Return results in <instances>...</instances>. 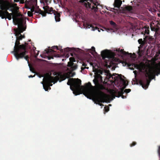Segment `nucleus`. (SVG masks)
Masks as SVG:
<instances>
[{
  "instance_id": "nucleus-1",
  "label": "nucleus",
  "mask_w": 160,
  "mask_h": 160,
  "mask_svg": "<svg viewBox=\"0 0 160 160\" xmlns=\"http://www.w3.org/2000/svg\"><path fill=\"white\" fill-rule=\"evenodd\" d=\"M0 17L2 18H7L10 20L12 18L15 25L18 23H22L23 21L22 15L18 12V8H15L9 2L3 1L0 6Z\"/></svg>"
},
{
  "instance_id": "nucleus-2",
  "label": "nucleus",
  "mask_w": 160,
  "mask_h": 160,
  "mask_svg": "<svg viewBox=\"0 0 160 160\" xmlns=\"http://www.w3.org/2000/svg\"><path fill=\"white\" fill-rule=\"evenodd\" d=\"M145 77L139 81V83L143 88L146 89L148 88L151 80L155 77V73L157 76L160 74V63L155 67L154 72L152 69H149L148 70H145Z\"/></svg>"
},
{
  "instance_id": "nucleus-3",
  "label": "nucleus",
  "mask_w": 160,
  "mask_h": 160,
  "mask_svg": "<svg viewBox=\"0 0 160 160\" xmlns=\"http://www.w3.org/2000/svg\"><path fill=\"white\" fill-rule=\"evenodd\" d=\"M102 78L101 75L99 74L95 75L94 79L93 81L94 83L95 86H92L91 82H89L85 84L84 87H83V92H87L88 93H90L91 92H95V91H98L102 89L103 86L99 83V82L102 81Z\"/></svg>"
},
{
  "instance_id": "nucleus-4",
  "label": "nucleus",
  "mask_w": 160,
  "mask_h": 160,
  "mask_svg": "<svg viewBox=\"0 0 160 160\" xmlns=\"http://www.w3.org/2000/svg\"><path fill=\"white\" fill-rule=\"evenodd\" d=\"M91 92L88 93L87 92H83V93L88 98L91 99L92 98V99L95 103L98 104L100 106H103L101 103L106 102L108 98L107 94L101 90Z\"/></svg>"
},
{
  "instance_id": "nucleus-5",
  "label": "nucleus",
  "mask_w": 160,
  "mask_h": 160,
  "mask_svg": "<svg viewBox=\"0 0 160 160\" xmlns=\"http://www.w3.org/2000/svg\"><path fill=\"white\" fill-rule=\"evenodd\" d=\"M67 84L70 85V88L74 94L77 95L79 94V90L81 84V81L78 78H71L68 79Z\"/></svg>"
},
{
  "instance_id": "nucleus-6",
  "label": "nucleus",
  "mask_w": 160,
  "mask_h": 160,
  "mask_svg": "<svg viewBox=\"0 0 160 160\" xmlns=\"http://www.w3.org/2000/svg\"><path fill=\"white\" fill-rule=\"evenodd\" d=\"M43 81L42 83L43 84V88L46 91L48 90V89H51V88L49 87L48 84L51 82H54V83L58 81L54 77L50 76H47L43 78Z\"/></svg>"
},
{
  "instance_id": "nucleus-7",
  "label": "nucleus",
  "mask_w": 160,
  "mask_h": 160,
  "mask_svg": "<svg viewBox=\"0 0 160 160\" xmlns=\"http://www.w3.org/2000/svg\"><path fill=\"white\" fill-rule=\"evenodd\" d=\"M80 2L83 3L86 8L91 9L95 12L98 10V4L94 3L93 0H80Z\"/></svg>"
},
{
  "instance_id": "nucleus-8",
  "label": "nucleus",
  "mask_w": 160,
  "mask_h": 160,
  "mask_svg": "<svg viewBox=\"0 0 160 160\" xmlns=\"http://www.w3.org/2000/svg\"><path fill=\"white\" fill-rule=\"evenodd\" d=\"M67 69L69 71V72L63 74H62L61 73H59L57 76L54 77L55 78H56L57 80H58L60 79L61 80L60 81V82L61 81L65 80L67 78L72 77L75 75V72L72 73V72L73 71L71 70V68H68Z\"/></svg>"
},
{
  "instance_id": "nucleus-9",
  "label": "nucleus",
  "mask_w": 160,
  "mask_h": 160,
  "mask_svg": "<svg viewBox=\"0 0 160 160\" xmlns=\"http://www.w3.org/2000/svg\"><path fill=\"white\" fill-rule=\"evenodd\" d=\"M20 41L16 38L15 46L14 47L13 52L14 53L19 52L21 50H25V48H27V45L28 44L26 42H25L24 44L22 45H20Z\"/></svg>"
},
{
  "instance_id": "nucleus-10",
  "label": "nucleus",
  "mask_w": 160,
  "mask_h": 160,
  "mask_svg": "<svg viewBox=\"0 0 160 160\" xmlns=\"http://www.w3.org/2000/svg\"><path fill=\"white\" fill-rule=\"evenodd\" d=\"M27 48H25L24 50H21L19 52L14 53V55L17 60H18L20 58H24L27 61L28 65H29V57L28 55H26V54L28 52L27 49Z\"/></svg>"
},
{
  "instance_id": "nucleus-11",
  "label": "nucleus",
  "mask_w": 160,
  "mask_h": 160,
  "mask_svg": "<svg viewBox=\"0 0 160 160\" xmlns=\"http://www.w3.org/2000/svg\"><path fill=\"white\" fill-rule=\"evenodd\" d=\"M23 21H22V23H18V28L14 30L15 33L16 38L20 36L21 33H22L23 31L26 30V26L24 27L23 24Z\"/></svg>"
},
{
  "instance_id": "nucleus-12",
  "label": "nucleus",
  "mask_w": 160,
  "mask_h": 160,
  "mask_svg": "<svg viewBox=\"0 0 160 160\" xmlns=\"http://www.w3.org/2000/svg\"><path fill=\"white\" fill-rule=\"evenodd\" d=\"M125 85L123 88H121L120 89V90L118 92V97H119L121 96L122 98H126V96H124L123 95V94L124 92H126V93H128L131 90L130 89H125L124 90V89L126 88V86L127 85L125 83V84H124Z\"/></svg>"
},
{
  "instance_id": "nucleus-13",
  "label": "nucleus",
  "mask_w": 160,
  "mask_h": 160,
  "mask_svg": "<svg viewBox=\"0 0 160 160\" xmlns=\"http://www.w3.org/2000/svg\"><path fill=\"white\" fill-rule=\"evenodd\" d=\"M122 77L124 78V76H123L121 74H118L115 73L113 75H110V78H112L115 81H118L119 80L123 82L124 84H125L126 82L124 79H123Z\"/></svg>"
},
{
  "instance_id": "nucleus-14",
  "label": "nucleus",
  "mask_w": 160,
  "mask_h": 160,
  "mask_svg": "<svg viewBox=\"0 0 160 160\" xmlns=\"http://www.w3.org/2000/svg\"><path fill=\"white\" fill-rule=\"evenodd\" d=\"M101 55L102 59L105 60V62L107 63L108 61L111 58V55L109 51L108 50H104L102 51Z\"/></svg>"
},
{
  "instance_id": "nucleus-15",
  "label": "nucleus",
  "mask_w": 160,
  "mask_h": 160,
  "mask_svg": "<svg viewBox=\"0 0 160 160\" xmlns=\"http://www.w3.org/2000/svg\"><path fill=\"white\" fill-rule=\"evenodd\" d=\"M70 61L68 62V67L71 68V71H74L77 68L78 66L76 64L73 62L75 61V59L73 58H69Z\"/></svg>"
},
{
  "instance_id": "nucleus-16",
  "label": "nucleus",
  "mask_w": 160,
  "mask_h": 160,
  "mask_svg": "<svg viewBox=\"0 0 160 160\" xmlns=\"http://www.w3.org/2000/svg\"><path fill=\"white\" fill-rule=\"evenodd\" d=\"M31 12H34V14L37 13L38 14H40L43 17L46 16V14L43 11H42L38 7H37L35 10V8L34 6H33L31 8Z\"/></svg>"
},
{
  "instance_id": "nucleus-17",
  "label": "nucleus",
  "mask_w": 160,
  "mask_h": 160,
  "mask_svg": "<svg viewBox=\"0 0 160 160\" xmlns=\"http://www.w3.org/2000/svg\"><path fill=\"white\" fill-rule=\"evenodd\" d=\"M43 8L44 10V11H43L46 13H48V14H52L54 13L55 11H56L55 10H54L53 8L52 7H49L48 6H46L44 7Z\"/></svg>"
},
{
  "instance_id": "nucleus-18",
  "label": "nucleus",
  "mask_w": 160,
  "mask_h": 160,
  "mask_svg": "<svg viewBox=\"0 0 160 160\" xmlns=\"http://www.w3.org/2000/svg\"><path fill=\"white\" fill-rule=\"evenodd\" d=\"M122 4V1L121 0H115L113 3L114 8H119Z\"/></svg>"
},
{
  "instance_id": "nucleus-19",
  "label": "nucleus",
  "mask_w": 160,
  "mask_h": 160,
  "mask_svg": "<svg viewBox=\"0 0 160 160\" xmlns=\"http://www.w3.org/2000/svg\"><path fill=\"white\" fill-rule=\"evenodd\" d=\"M148 40L149 43L154 44L155 42V40L152 37L150 36H146L145 37Z\"/></svg>"
},
{
  "instance_id": "nucleus-20",
  "label": "nucleus",
  "mask_w": 160,
  "mask_h": 160,
  "mask_svg": "<svg viewBox=\"0 0 160 160\" xmlns=\"http://www.w3.org/2000/svg\"><path fill=\"white\" fill-rule=\"evenodd\" d=\"M55 16V19L56 22H59L60 21V14L57 11H55L54 13Z\"/></svg>"
},
{
  "instance_id": "nucleus-21",
  "label": "nucleus",
  "mask_w": 160,
  "mask_h": 160,
  "mask_svg": "<svg viewBox=\"0 0 160 160\" xmlns=\"http://www.w3.org/2000/svg\"><path fill=\"white\" fill-rule=\"evenodd\" d=\"M151 29L152 31H155V34L156 32H157L160 29L159 27L157 26H151Z\"/></svg>"
},
{
  "instance_id": "nucleus-22",
  "label": "nucleus",
  "mask_w": 160,
  "mask_h": 160,
  "mask_svg": "<svg viewBox=\"0 0 160 160\" xmlns=\"http://www.w3.org/2000/svg\"><path fill=\"white\" fill-rule=\"evenodd\" d=\"M116 51L118 52H120L121 54L124 55H126L128 54V52H126L123 49H121L120 50L119 49H117Z\"/></svg>"
},
{
  "instance_id": "nucleus-23",
  "label": "nucleus",
  "mask_w": 160,
  "mask_h": 160,
  "mask_svg": "<svg viewBox=\"0 0 160 160\" xmlns=\"http://www.w3.org/2000/svg\"><path fill=\"white\" fill-rule=\"evenodd\" d=\"M128 66L130 69L133 70L134 68H136L138 65L134 63H131L128 64Z\"/></svg>"
},
{
  "instance_id": "nucleus-24",
  "label": "nucleus",
  "mask_w": 160,
  "mask_h": 160,
  "mask_svg": "<svg viewBox=\"0 0 160 160\" xmlns=\"http://www.w3.org/2000/svg\"><path fill=\"white\" fill-rule=\"evenodd\" d=\"M87 27L88 28H92L93 30H95V29H98V28L97 27H96L94 28V26L91 24L87 23Z\"/></svg>"
},
{
  "instance_id": "nucleus-25",
  "label": "nucleus",
  "mask_w": 160,
  "mask_h": 160,
  "mask_svg": "<svg viewBox=\"0 0 160 160\" xmlns=\"http://www.w3.org/2000/svg\"><path fill=\"white\" fill-rule=\"evenodd\" d=\"M44 52L45 53L48 54L50 53L54 52L55 51L52 49H47L45 50Z\"/></svg>"
},
{
  "instance_id": "nucleus-26",
  "label": "nucleus",
  "mask_w": 160,
  "mask_h": 160,
  "mask_svg": "<svg viewBox=\"0 0 160 160\" xmlns=\"http://www.w3.org/2000/svg\"><path fill=\"white\" fill-rule=\"evenodd\" d=\"M125 8L126 10L129 12H131L132 10V6H131L126 7Z\"/></svg>"
},
{
  "instance_id": "nucleus-27",
  "label": "nucleus",
  "mask_w": 160,
  "mask_h": 160,
  "mask_svg": "<svg viewBox=\"0 0 160 160\" xmlns=\"http://www.w3.org/2000/svg\"><path fill=\"white\" fill-rule=\"evenodd\" d=\"M72 50V48L68 47L64 49V51L65 52H67L71 51Z\"/></svg>"
},
{
  "instance_id": "nucleus-28",
  "label": "nucleus",
  "mask_w": 160,
  "mask_h": 160,
  "mask_svg": "<svg viewBox=\"0 0 160 160\" xmlns=\"http://www.w3.org/2000/svg\"><path fill=\"white\" fill-rule=\"evenodd\" d=\"M109 22L111 25L113 27H116L117 26L116 24L112 21H110Z\"/></svg>"
},
{
  "instance_id": "nucleus-29",
  "label": "nucleus",
  "mask_w": 160,
  "mask_h": 160,
  "mask_svg": "<svg viewBox=\"0 0 160 160\" xmlns=\"http://www.w3.org/2000/svg\"><path fill=\"white\" fill-rule=\"evenodd\" d=\"M27 13L28 14V16L30 17H32L33 16V14L32 13V12L31 11H28Z\"/></svg>"
},
{
  "instance_id": "nucleus-30",
  "label": "nucleus",
  "mask_w": 160,
  "mask_h": 160,
  "mask_svg": "<svg viewBox=\"0 0 160 160\" xmlns=\"http://www.w3.org/2000/svg\"><path fill=\"white\" fill-rule=\"evenodd\" d=\"M145 34L148 35L149 34V31L148 28H145L144 31Z\"/></svg>"
},
{
  "instance_id": "nucleus-31",
  "label": "nucleus",
  "mask_w": 160,
  "mask_h": 160,
  "mask_svg": "<svg viewBox=\"0 0 160 160\" xmlns=\"http://www.w3.org/2000/svg\"><path fill=\"white\" fill-rule=\"evenodd\" d=\"M143 51L142 50L141 51L140 49H139L138 52V54L139 56H141L142 55V53Z\"/></svg>"
},
{
  "instance_id": "nucleus-32",
  "label": "nucleus",
  "mask_w": 160,
  "mask_h": 160,
  "mask_svg": "<svg viewBox=\"0 0 160 160\" xmlns=\"http://www.w3.org/2000/svg\"><path fill=\"white\" fill-rule=\"evenodd\" d=\"M29 68H30V70L32 72H34V68H33L32 67H31L30 66V64H29V65H28Z\"/></svg>"
},
{
  "instance_id": "nucleus-33",
  "label": "nucleus",
  "mask_w": 160,
  "mask_h": 160,
  "mask_svg": "<svg viewBox=\"0 0 160 160\" xmlns=\"http://www.w3.org/2000/svg\"><path fill=\"white\" fill-rule=\"evenodd\" d=\"M137 144V143L135 142H133L130 145L131 147H133L135 146Z\"/></svg>"
},
{
  "instance_id": "nucleus-34",
  "label": "nucleus",
  "mask_w": 160,
  "mask_h": 160,
  "mask_svg": "<svg viewBox=\"0 0 160 160\" xmlns=\"http://www.w3.org/2000/svg\"><path fill=\"white\" fill-rule=\"evenodd\" d=\"M104 110L106 112H108L109 111V108L108 107H104Z\"/></svg>"
},
{
  "instance_id": "nucleus-35",
  "label": "nucleus",
  "mask_w": 160,
  "mask_h": 160,
  "mask_svg": "<svg viewBox=\"0 0 160 160\" xmlns=\"http://www.w3.org/2000/svg\"><path fill=\"white\" fill-rule=\"evenodd\" d=\"M16 38L19 40V41L22 40V35L21 34H20V36L17 37Z\"/></svg>"
},
{
  "instance_id": "nucleus-36",
  "label": "nucleus",
  "mask_w": 160,
  "mask_h": 160,
  "mask_svg": "<svg viewBox=\"0 0 160 160\" xmlns=\"http://www.w3.org/2000/svg\"><path fill=\"white\" fill-rule=\"evenodd\" d=\"M52 0H45V1L47 4H48L51 3Z\"/></svg>"
},
{
  "instance_id": "nucleus-37",
  "label": "nucleus",
  "mask_w": 160,
  "mask_h": 160,
  "mask_svg": "<svg viewBox=\"0 0 160 160\" xmlns=\"http://www.w3.org/2000/svg\"><path fill=\"white\" fill-rule=\"evenodd\" d=\"M138 42L139 44H142L143 42V41L142 40V39H139L138 40Z\"/></svg>"
},
{
  "instance_id": "nucleus-38",
  "label": "nucleus",
  "mask_w": 160,
  "mask_h": 160,
  "mask_svg": "<svg viewBox=\"0 0 160 160\" xmlns=\"http://www.w3.org/2000/svg\"><path fill=\"white\" fill-rule=\"evenodd\" d=\"M52 49H56L57 50H59L58 47L56 46H54L52 47Z\"/></svg>"
},
{
  "instance_id": "nucleus-39",
  "label": "nucleus",
  "mask_w": 160,
  "mask_h": 160,
  "mask_svg": "<svg viewBox=\"0 0 160 160\" xmlns=\"http://www.w3.org/2000/svg\"><path fill=\"white\" fill-rule=\"evenodd\" d=\"M92 52H96L95 48L94 47H92Z\"/></svg>"
},
{
  "instance_id": "nucleus-40",
  "label": "nucleus",
  "mask_w": 160,
  "mask_h": 160,
  "mask_svg": "<svg viewBox=\"0 0 160 160\" xmlns=\"http://www.w3.org/2000/svg\"><path fill=\"white\" fill-rule=\"evenodd\" d=\"M89 68L88 67H81V70H84L85 69V68H87V69H88Z\"/></svg>"
},
{
  "instance_id": "nucleus-41",
  "label": "nucleus",
  "mask_w": 160,
  "mask_h": 160,
  "mask_svg": "<svg viewBox=\"0 0 160 160\" xmlns=\"http://www.w3.org/2000/svg\"><path fill=\"white\" fill-rule=\"evenodd\" d=\"M24 1H25V0H21V1H20V2L21 3H23L24 2ZM25 1H26L27 0H25Z\"/></svg>"
},
{
  "instance_id": "nucleus-42",
  "label": "nucleus",
  "mask_w": 160,
  "mask_h": 160,
  "mask_svg": "<svg viewBox=\"0 0 160 160\" xmlns=\"http://www.w3.org/2000/svg\"><path fill=\"white\" fill-rule=\"evenodd\" d=\"M35 75H34L33 76H32V75H30V76H28V77H29V78H33V77H35Z\"/></svg>"
},
{
  "instance_id": "nucleus-43",
  "label": "nucleus",
  "mask_w": 160,
  "mask_h": 160,
  "mask_svg": "<svg viewBox=\"0 0 160 160\" xmlns=\"http://www.w3.org/2000/svg\"><path fill=\"white\" fill-rule=\"evenodd\" d=\"M36 49V48L35 47H34L33 48V52H35V53Z\"/></svg>"
},
{
  "instance_id": "nucleus-44",
  "label": "nucleus",
  "mask_w": 160,
  "mask_h": 160,
  "mask_svg": "<svg viewBox=\"0 0 160 160\" xmlns=\"http://www.w3.org/2000/svg\"><path fill=\"white\" fill-rule=\"evenodd\" d=\"M37 51V53L36 55L35 56V57H36L39 54V51Z\"/></svg>"
},
{
  "instance_id": "nucleus-45",
  "label": "nucleus",
  "mask_w": 160,
  "mask_h": 160,
  "mask_svg": "<svg viewBox=\"0 0 160 160\" xmlns=\"http://www.w3.org/2000/svg\"><path fill=\"white\" fill-rule=\"evenodd\" d=\"M14 1L15 2H18L19 1H21V0H14Z\"/></svg>"
},
{
  "instance_id": "nucleus-46",
  "label": "nucleus",
  "mask_w": 160,
  "mask_h": 160,
  "mask_svg": "<svg viewBox=\"0 0 160 160\" xmlns=\"http://www.w3.org/2000/svg\"><path fill=\"white\" fill-rule=\"evenodd\" d=\"M87 65L86 64V63H83V64H82V66H85Z\"/></svg>"
},
{
  "instance_id": "nucleus-47",
  "label": "nucleus",
  "mask_w": 160,
  "mask_h": 160,
  "mask_svg": "<svg viewBox=\"0 0 160 160\" xmlns=\"http://www.w3.org/2000/svg\"><path fill=\"white\" fill-rule=\"evenodd\" d=\"M48 85H49V87L52 86V84H51V83H50L49 84H48Z\"/></svg>"
},
{
  "instance_id": "nucleus-48",
  "label": "nucleus",
  "mask_w": 160,
  "mask_h": 160,
  "mask_svg": "<svg viewBox=\"0 0 160 160\" xmlns=\"http://www.w3.org/2000/svg\"><path fill=\"white\" fill-rule=\"evenodd\" d=\"M53 58V57H49L48 58V59H50L51 58Z\"/></svg>"
},
{
  "instance_id": "nucleus-49",
  "label": "nucleus",
  "mask_w": 160,
  "mask_h": 160,
  "mask_svg": "<svg viewBox=\"0 0 160 160\" xmlns=\"http://www.w3.org/2000/svg\"><path fill=\"white\" fill-rule=\"evenodd\" d=\"M63 49H61L60 50V51H61V52H63Z\"/></svg>"
},
{
  "instance_id": "nucleus-50",
  "label": "nucleus",
  "mask_w": 160,
  "mask_h": 160,
  "mask_svg": "<svg viewBox=\"0 0 160 160\" xmlns=\"http://www.w3.org/2000/svg\"><path fill=\"white\" fill-rule=\"evenodd\" d=\"M25 38V36L24 35L22 36V38Z\"/></svg>"
},
{
  "instance_id": "nucleus-51",
  "label": "nucleus",
  "mask_w": 160,
  "mask_h": 160,
  "mask_svg": "<svg viewBox=\"0 0 160 160\" xmlns=\"http://www.w3.org/2000/svg\"><path fill=\"white\" fill-rule=\"evenodd\" d=\"M136 72V71H133V72H134V73H135V72Z\"/></svg>"
},
{
  "instance_id": "nucleus-52",
  "label": "nucleus",
  "mask_w": 160,
  "mask_h": 160,
  "mask_svg": "<svg viewBox=\"0 0 160 160\" xmlns=\"http://www.w3.org/2000/svg\"><path fill=\"white\" fill-rule=\"evenodd\" d=\"M109 106H111V104H109Z\"/></svg>"
},
{
  "instance_id": "nucleus-53",
  "label": "nucleus",
  "mask_w": 160,
  "mask_h": 160,
  "mask_svg": "<svg viewBox=\"0 0 160 160\" xmlns=\"http://www.w3.org/2000/svg\"><path fill=\"white\" fill-rule=\"evenodd\" d=\"M31 41V40H28V42H30Z\"/></svg>"
},
{
  "instance_id": "nucleus-54",
  "label": "nucleus",
  "mask_w": 160,
  "mask_h": 160,
  "mask_svg": "<svg viewBox=\"0 0 160 160\" xmlns=\"http://www.w3.org/2000/svg\"><path fill=\"white\" fill-rule=\"evenodd\" d=\"M28 8V9H30V8Z\"/></svg>"
},
{
  "instance_id": "nucleus-55",
  "label": "nucleus",
  "mask_w": 160,
  "mask_h": 160,
  "mask_svg": "<svg viewBox=\"0 0 160 160\" xmlns=\"http://www.w3.org/2000/svg\"><path fill=\"white\" fill-rule=\"evenodd\" d=\"M100 73H101V74H102V72H101Z\"/></svg>"
},
{
  "instance_id": "nucleus-56",
  "label": "nucleus",
  "mask_w": 160,
  "mask_h": 160,
  "mask_svg": "<svg viewBox=\"0 0 160 160\" xmlns=\"http://www.w3.org/2000/svg\"><path fill=\"white\" fill-rule=\"evenodd\" d=\"M71 56H72V54H71Z\"/></svg>"
},
{
  "instance_id": "nucleus-57",
  "label": "nucleus",
  "mask_w": 160,
  "mask_h": 160,
  "mask_svg": "<svg viewBox=\"0 0 160 160\" xmlns=\"http://www.w3.org/2000/svg\"><path fill=\"white\" fill-rule=\"evenodd\" d=\"M98 30L99 32H100V31L99 30Z\"/></svg>"
},
{
  "instance_id": "nucleus-58",
  "label": "nucleus",
  "mask_w": 160,
  "mask_h": 160,
  "mask_svg": "<svg viewBox=\"0 0 160 160\" xmlns=\"http://www.w3.org/2000/svg\"><path fill=\"white\" fill-rule=\"evenodd\" d=\"M142 34H144L143 33V32H142Z\"/></svg>"
}]
</instances>
